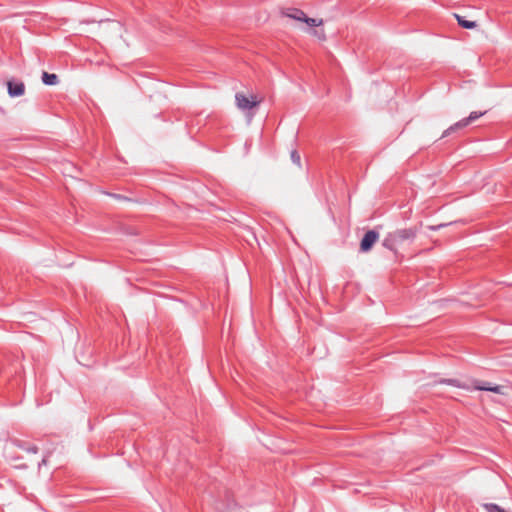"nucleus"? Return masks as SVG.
<instances>
[{
  "instance_id": "f257e3e1",
  "label": "nucleus",
  "mask_w": 512,
  "mask_h": 512,
  "mask_svg": "<svg viewBox=\"0 0 512 512\" xmlns=\"http://www.w3.org/2000/svg\"><path fill=\"white\" fill-rule=\"evenodd\" d=\"M418 232L419 229L417 227L397 229L386 235L383 240V246L391 251H395L404 242H412Z\"/></svg>"
},
{
  "instance_id": "f03ea898",
  "label": "nucleus",
  "mask_w": 512,
  "mask_h": 512,
  "mask_svg": "<svg viewBox=\"0 0 512 512\" xmlns=\"http://www.w3.org/2000/svg\"><path fill=\"white\" fill-rule=\"evenodd\" d=\"M484 114H485V112H477V111L471 112L467 118L461 119L460 121L456 122L454 125L450 126L448 129H446L443 132L442 137H446V136L450 135L452 132H454L455 130L468 126L471 122L477 120Z\"/></svg>"
},
{
  "instance_id": "7ed1b4c3",
  "label": "nucleus",
  "mask_w": 512,
  "mask_h": 512,
  "mask_svg": "<svg viewBox=\"0 0 512 512\" xmlns=\"http://www.w3.org/2000/svg\"><path fill=\"white\" fill-rule=\"evenodd\" d=\"M236 105L240 110L246 111L256 107L259 104V101L256 100L255 97L248 98L242 93H237L235 95Z\"/></svg>"
},
{
  "instance_id": "20e7f679",
  "label": "nucleus",
  "mask_w": 512,
  "mask_h": 512,
  "mask_svg": "<svg viewBox=\"0 0 512 512\" xmlns=\"http://www.w3.org/2000/svg\"><path fill=\"white\" fill-rule=\"evenodd\" d=\"M379 233L375 230L367 231L360 243V249L362 252H368L374 245V243L378 240Z\"/></svg>"
},
{
  "instance_id": "39448f33",
  "label": "nucleus",
  "mask_w": 512,
  "mask_h": 512,
  "mask_svg": "<svg viewBox=\"0 0 512 512\" xmlns=\"http://www.w3.org/2000/svg\"><path fill=\"white\" fill-rule=\"evenodd\" d=\"M7 89L10 97H20L25 93V85L22 81H8Z\"/></svg>"
},
{
  "instance_id": "423d86ee",
  "label": "nucleus",
  "mask_w": 512,
  "mask_h": 512,
  "mask_svg": "<svg viewBox=\"0 0 512 512\" xmlns=\"http://www.w3.org/2000/svg\"><path fill=\"white\" fill-rule=\"evenodd\" d=\"M474 390H480V391H489L493 392L495 394L503 395V387L500 385H492L489 382H481V381H475V384L473 386Z\"/></svg>"
},
{
  "instance_id": "0eeeda50",
  "label": "nucleus",
  "mask_w": 512,
  "mask_h": 512,
  "mask_svg": "<svg viewBox=\"0 0 512 512\" xmlns=\"http://www.w3.org/2000/svg\"><path fill=\"white\" fill-rule=\"evenodd\" d=\"M284 14L285 16L300 22H303V20H305L304 17L306 15L302 10L297 8L287 9V11Z\"/></svg>"
},
{
  "instance_id": "6e6552de",
  "label": "nucleus",
  "mask_w": 512,
  "mask_h": 512,
  "mask_svg": "<svg viewBox=\"0 0 512 512\" xmlns=\"http://www.w3.org/2000/svg\"><path fill=\"white\" fill-rule=\"evenodd\" d=\"M439 383L451 385L464 390H471V387L469 385L460 382L458 379H441Z\"/></svg>"
},
{
  "instance_id": "1a4fd4ad",
  "label": "nucleus",
  "mask_w": 512,
  "mask_h": 512,
  "mask_svg": "<svg viewBox=\"0 0 512 512\" xmlns=\"http://www.w3.org/2000/svg\"><path fill=\"white\" fill-rule=\"evenodd\" d=\"M455 17L457 19L458 24L465 29H473L476 27L475 21L466 20L464 17L455 14Z\"/></svg>"
},
{
  "instance_id": "9d476101",
  "label": "nucleus",
  "mask_w": 512,
  "mask_h": 512,
  "mask_svg": "<svg viewBox=\"0 0 512 512\" xmlns=\"http://www.w3.org/2000/svg\"><path fill=\"white\" fill-rule=\"evenodd\" d=\"M42 81L45 85H56L58 83V76L56 74L43 72Z\"/></svg>"
},
{
  "instance_id": "9b49d317",
  "label": "nucleus",
  "mask_w": 512,
  "mask_h": 512,
  "mask_svg": "<svg viewBox=\"0 0 512 512\" xmlns=\"http://www.w3.org/2000/svg\"><path fill=\"white\" fill-rule=\"evenodd\" d=\"M486 512H505L503 508L494 503H486L483 505Z\"/></svg>"
},
{
  "instance_id": "f8f14e48",
  "label": "nucleus",
  "mask_w": 512,
  "mask_h": 512,
  "mask_svg": "<svg viewBox=\"0 0 512 512\" xmlns=\"http://www.w3.org/2000/svg\"><path fill=\"white\" fill-rule=\"evenodd\" d=\"M304 18H305V20H303V22L306 23L310 27L320 26L323 24L322 19L310 18L307 15H305Z\"/></svg>"
},
{
  "instance_id": "ddd939ff",
  "label": "nucleus",
  "mask_w": 512,
  "mask_h": 512,
  "mask_svg": "<svg viewBox=\"0 0 512 512\" xmlns=\"http://www.w3.org/2000/svg\"><path fill=\"white\" fill-rule=\"evenodd\" d=\"M311 33L314 36H316L318 39H320V40H324L325 39V33H324L323 29H314V30H312Z\"/></svg>"
},
{
  "instance_id": "4468645a",
  "label": "nucleus",
  "mask_w": 512,
  "mask_h": 512,
  "mask_svg": "<svg viewBox=\"0 0 512 512\" xmlns=\"http://www.w3.org/2000/svg\"><path fill=\"white\" fill-rule=\"evenodd\" d=\"M291 159H292V161H293L295 164L300 165L301 158H300L299 153H298L296 150H293V151L291 152Z\"/></svg>"
},
{
  "instance_id": "2eb2a0df",
  "label": "nucleus",
  "mask_w": 512,
  "mask_h": 512,
  "mask_svg": "<svg viewBox=\"0 0 512 512\" xmlns=\"http://www.w3.org/2000/svg\"><path fill=\"white\" fill-rule=\"evenodd\" d=\"M28 451L31 453H37L38 448L36 446H32V447L28 448Z\"/></svg>"
},
{
  "instance_id": "dca6fc26",
  "label": "nucleus",
  "mask_w": 512,
  "mask_h": 512,
  "mask_svg": "<svg viewBox=\"0 0 512 512\" xmlns=\"http://www.w3.org/2000/svg\"><path fill=\"white\" fill-rule=\"evenodd\" d=\"M443 226H445V225H444V224H440V225H438V226H431V227H430V229H432V230H438V229H440V228H441V227H443Z\"/></svg>"
},
{
  "instance_id": "f3484780",
  "label": "nucleus",
  "mask_w": 512,
  "mask_h": 512,
  "mask_svg": "<svg viewBox=\"0 0 512 512\" xmlns=\"http://www.w3.org/2000/svg\"><path fill=\"white\" fill-rule=\"evenodd\" d=\"M490 400L493 401V402H496V403H502V399H498V398H495V397H492Z\"/></svg>"
},
{
  "instance_id": "a211bd4d",
  "label": "nucleus",
  "mask_w": 512,
  "mask_h": 512,
  "mask_svg": "<svg viewBox=\"0 0 512 512\" xmlns=\"http://www.w3.org/2000/svg\"><path fill=\"white\" fill-rule=\"evenodd\" d=\"M42 464H46V459H42V462L39 463V466H41Z\"/></svg>"
}]
</instances>
